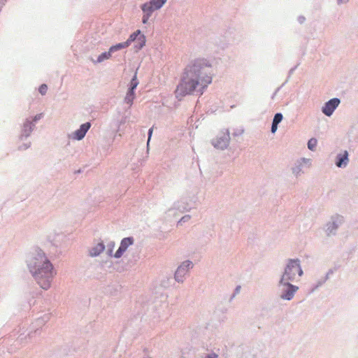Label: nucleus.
I'll list each match as a JSON object with an SVG mask.
<instances>
[{
  "label": "nucleus",
  "instance_id": "42",
  "mask_svg": "<svg viewBox=\"0 0 358 358\" xmlns=\"http://www.w3.org/2000/svg\"><path fill=\"white\" fill-rule=\"evenodd\" d=\"M240 289H241V286H239V285H238V286H237V287L235 288V289H234V294L232 295L231 298H233V297L235 296V294H238V293L240 292Z\"/></svg>",
  "mask_w": 358,
  "mask_h": 358
},
{
  "label": "nucleus",
  "instance_id": "7",
  "mask_svg": "<svg viewBox=\"0 0 358 358\" xmlns=\"http://www.w3.org/2000/svg\"><path fill=\"white\" fill-rule=\"evenodd\" d=\"M230 142L229 131L228 129L222 131L215 138L211 141L214 148L220 150L227 148Z\"/></svg>",
  "mask_w": 358,
  "mask_h": 358
},
{
  "label": "nucleus",
  "instance_id": "30",
  "mask_svg": "<svg viewBox=\"0 0 358 358\" xmlns=\"http://www.w3.org/2000/svg\"><path fill=\"white\" fill-rule=\"evenodd\" d=\"M31 141H27L25 143L19 145L17 147V150L20 151L26 150L31 147Z\"/></svg>",
  "mask_w": 358,
  "mask_h": 358
},
{
  "label": "nucleus",
  "instance_id": "33",
  "mask_svg": "<svg viewBox=\"0 0 358 358\" xmlns=\"http://www.w3.org/2000/svg\"><path fill=\"white\" fill-rule=\"evenodd\" d=\"M191 218L189 215H185L180 218V220L178 222V225L180 224L182 222H186L189 221Z\"/></svg>",
  "mask_w": 358,
  "mask_h": 358
},
{
  "label": "nucleus",
  "instance_id": "34",
  "mask_svg": "<svg viewBox=\"0 0 358 358\" xmlns=\"http://www.w3.org/2000/svg\"><path fill=\"white\" fill-rule=\"evenodd\" d=\"M49 320V316L45 315L43 317L38 319V324H44Z\"/></svg>",
  "mask_w": 358,
  "mask_h": 358
},
{
  "label": "nucleus",
  "instance_id": "29",
  "mask_svg": "<svg viewBox=\"0 0 358 358\" xmlns=\"http://www.w3.org/2000/svg\"><path fill=\"white\" fill-rule=\"evenodd\" d=\"M293 174H294L296 176H298L300 175L301 171H302V165L301 164H299L295 165L292 169Z\"/></svg>",
  "mask_w": 358,
  "mask_h": 358
},
{
  "label": "nucleus",
  "instance_id": "13",
  "mask_svg": "<svg viewBox=\"0 0 358 358\" xmlns=\"http://www.w3.org/2000/svg\"><path fill=\"white\" fill-rule=\"evenodd\" d=\"M92 124L90 122H87L85 123L82 124L79 129L76 130L71 135L72 138L77 141H80L84 138L87 132L90 129Z\"/></svg>",
  "mask_w": 358,
  "mask_h": 358
},
{
  "label": "nucleus",
  "instance_id": "2",
  "mask_svg": "<svg viewBox=\"0 0 358 358\" xmlns=\"http://www.w3.org/2000/svg\"><path fill=\"white\" fill-rule=\"evenodd\" d=\"M39 286L47 290L50 287L51 282L54 276L53 266L50 260L40 264L36 268V273H31Z\"/></svg>",
  "mask_w": 358,
  "mask_h": 358
},
{
  "label": "nucleus",
  "instance_id": "25",
  "mask_svg": "<svg viewBox=\"0 0 358 358\" xmlns=\"http://www.w3.org/2000/svg\"><path fill=\"white\" fill-rule=\"evenodd\" d=\"M167 0H150L148 1L156 10L160 9L166 2Z\"/></svg>",
  "mask_w": 358,
  "mask_h": 358
},
{
  "label": "nucleus",
  "instance_id": "50",
  "mask_svg": "<svg viewBox=\"0 0 358 358\" xmlns=\"http://www.w3.org/2000/svg\"><path fill=\"white\" fill-rule=\"evenodd\" d=\"M301 159H302L303 161H306V159H305V158H302Z\"/></svg>",
  "mask_w": 358,
  "mask_h": 358
},
{
  "label": "nucleus",
  "instance_id": "35",
  "mask_svg": "<svg viewBox=\"0 0 358 358\" xmlns=\"http://www.w3.org/2000/svg\"><path fill=\"white\" fill-rule=\"evenodd\" d=\"M335 270H336V269H333V268L329 269V270L327 271V273L326 275L324 277V278L326 280H327L329 278V276H330L331 275H332V274L334 273Z\"/></svg>",
  "mask_w": 358,
  "mask_h": 358
},
{
  "label": "nucleus",
  "instance_id": "23",
  "mask_svg": "<svg viewBox=\"0 0 358 358\" xmlns=\"http://www.w3.org/2000/svg\"><path fill=\"white\" fill-rule=\"evenodd\" d=\"M127 47H128V43H126V42L124 41L123 43H117L115 45L110 46L109 50H110V52H111V53H113L116 51L120 50L126 48Z\"/></svg>",
  "mask_w": 358,
  "mask_h": 358
},
{
  "label": "nucleus",
  "instance_id": "38",
  "mask_svg": "<svg viewBox=\"0 0 358 358\" xmlns=\"http://www.w3.org/2000/svg\"><path fill=\"white\" fill-rule=\"evenodd\" d=\"M204 358H218V355L215 352L208 354Z\"/></svg>",
  "mask_w": 358,
  "mask_h": 358
},
{
  "label": "nucleus",
  "instance_id": "3",
  "mask_svg": "<svg viewBox=\"0 0 358 358\" xmlns=\"http://www.w3.org/2000/svg\"><path fill=\"white\" fill-rule=\"evenodd\" d=\"M298 273L299 277L303 274L301 266V261L299 259H288L284 271L280 276V280L281 282L283 280L294 281L296 279V273Z\"/></svg>",
  "mask_w": 358,
  "mask_h": 358
},
{
  "label": "nucleus",
  "instance_id": "48",
  "mask_svg": "<svg viewBox=\"0 0 358 358\" xmlns=\"http://www.w3.org/2000/svg\"><path fill=\"white\" fill-rule=\"evenodd\" d=\"M31 334H32V333H30V334H29V335H28V336H29V337H31V336H32V335H31Z\"/></svg>",
  "mask_w": 358,
  "mask_h": 358
},
{
  "label": "nucleus",
  "instance_id": "51",
  "mask_svg": "<svg viewBox=\"0 0 358 358\" xmlns=\"http://www.w3.org/2000/svg\"><path fill=\"white\" fill-rule=\"evenodd\" d=\"M52 358H55V357H52Z\"/></svg>",
  "mask_w": 358,
  "mask_h": 358
},
{
  "label": "nucleus",
  "instance_id": "24",
  "mask_svg": "<svg viewBox=\"0 0 358 358\" xmlns=\"http://www.w3.org/2000/svg\"><path fill=\"white\" fill-rule=\"evenodd\" d=\"M136 43L134 45V48L138 51L141 50L145 45L146 43V37L145 35H142L138 38V41L136 42Z\"/></svg>",
  "mask_w": 358,
  "mask_h": 358
},
{
  "label": "nucleus",
  "instance_id": "10",
  "mask_svg": "<svg viewBox=\"0 0 358 358\" xmlns=\"http://www.w3.org/2000/svg\"><path fill=\"white\" fill-rule=\"evenodd\" d=\"M193 267V263L189 260L184 261L177 268L174 273L175 280L178 282H183L184 277L189 270Z\"/></svg>",
  "mask_w": 358,
  "mask_h": 358
},
{
  "label": "nucleus",
  "instance_id": "16",
  "mask_svg": "<svg viewBox=\"0 0 358 358\" xmlns=\"http://www.w3.org/2000/svg\"><path fill=\"white\" fill-rule=\"evenodd\" d=\"M105 248L106 246L103 242L101 241L90 250V255L91 257H97L105 250Z\"/></svg>",
  "mask_w": 358,
  "mask_h": 358
},
{
  "label": "nucleus",
  "instance_id": "17",
  "mask_svg": "<svg viewBox=\"0 0 358 358\" xmlns=\"http://www.w3.org/2000/svg\"><path fill=\"white\" fill-rule=\"evenodd\" d=\"M143 35L141 33L140 29H137L134 32H133L129 37V38L125 41L126 43H128V47L131 45L132 42H137L138 41V38Z\"/></svg>",
  "mask_w": 358,
  "mask_h": 358
},
{
  "label": "nucleus",
  "instance_id": "20",
  "mask_svg": "<svg viewBox=\"0 0 358 358\" xmlns=\"http://www.w3.org/2000/svg\"><path fill=\"white\" fill-rule=\"evenodd\" d=\"M215 45L220 48L221 49L224 50L226 48L228 47V45L229 43V40L227 38V36H223V38L222 39H219L218 41L217 40H215Z\"/></svg>",
  "mask_w": 358,
  "mask_h": 358
},
{
  "label": "nucleus",
  "instance_id": "47",
  "mask_svg": "<svg viewBox=\"0 0 358 358\" xmlns=\"http://www.w3.org/2000/svg\"><path fill=\"white\" fill-rule=\"evenodd\" d=\"M38 331H39V329H37L36 330H35L34 334L37 333Z\"/></svg>",
  "mask_w": 358,
  "mask_h": 358
},
{
  "label": "nucleus",
  "instance_id": "44",
  "mask_svg": "<svg viewBox=\"0 0 358 358\" xmlns=\"http://www.w3.org/2000/svg\"><path fill=\"white\" fill-rule=\"evenodd\" d=\"M7 0H0V11L1 10L2 7L5 5V3Z\"/></svg>",
  "mask_w": 358,
  "mask_h": 358
},
{
  "label": "nucleus",
  "instance_id": "40",
  "mask_svg": "<svg viewBox=\"0 0 358 358\" xmlns=\"http://www.w3.org/2000/svg\"><path fill=\"white\" fill-rule=\"evenodd\" d=\"M306 20V17L303 15H300L299 17H298V22L300 23V24H303Z\"/></svg>",
  "mask_w": 358,
  "mask_h": 358
},
{
  "label": "nucleus",
  "instance_id": "9",
  "mask_svg": "<svg viewBox=\"0 0 358 358\" xmlns=\"http://www.w3.org/2000/svg\"><path fill=\"white\" fill-rule=\"evenodd\" d=\"M192 208V206L187 201V199L182 198L180 200L174 202L172 207L169 208L166 213L168 214L169 215H170L171 214H173L174 215L176 214V211L184 213L186 211H189Z\"/></svg>",
  "mask_w": 358,
  "mask_h": 358
},
{
  "label": "nucleus",
  "instance_id": "31",
  "mask_svg": "<svg viewBox=\"0 0 358 358\" xmlns=\"http://www.w3.org/2000/svg\"><path fill=\"white\" fill-rule=\"evenodd\" d=\"M48 91V85L46 84H42L38 88V92L41 94L45 95Z\"/></svg>",
  "mask_w": 358,
  "mask_h": 358
},
{
  "label": "nucleus",
  "instance_id": "18",
  "mask_svg": "<svg viewBox=\"0 0 358 358\" xmlns=\"http://www.w3.org/2000/svg\"><path fill=\"white\" fill-rule=\"evenodd\" d=\"M141 8L143 13L148 15H152L155 10H157L154 7L148 2H145L141 6Z\"/></svg>",
  "mask_w": 358,
  "mask_h": 358
},
{
  "label": "nucleus",
  "instance_id": "11",
  "mask_svg": "<svg viewBox=\"0 0 358 358\" xmlns=\"http://www.w3.org/2000/svg\"><path fill=\"white\" fill-rule=\"evenodd\" d=\"M341 99L338 98H332L324 103L322 107V112L327 117H330L333 115L335 110L339 106Z\"/></svg>",
  "mask_w": 358,
  "mask_h": 358
},
{
  "label": "nucleus",
  "instance_id": "1",
  "mask_svg": "<svg viewBox=\"0 0 358 358\" xmlns=\"http://www.w3.org/2000/svg\"><path fill=\"white\" fill-rule=\"evenodd\" d=\"M211 75L212 65L208 60L198 58L191 61L183 70L175 90L176 97L181 100L182 97L192 94L194 92L201 95L212 82Z\"/></svg>",
  "mask_w": 358,
  "mask_h": 358
},
{
  "label": "nucleus",
  "instance_id": "21",
  "mask_svg": "<svg viewBox=\"0 0 358 358\" xmlns=\"http://www.w3.org/2000/svg\"><path fill=\"white\" fill-rule=\"evenodd\" d=\"M135 92L127 90L126 96L124 97V102L129 106L133 104L134 99H135Z\"/></svg>",
  "mask_w": 358,
  "mask_h": 358
},
{
  "label": "nucleus",
  "instance_id": "22",
  "mask_svg": "<svg viewBox=\"0 0 358 358\" xmlns=\"http://www.w3.org/2000/svg\"><path fill=\"white\" fill-rule=\"evenodd\" d=\"M112 55L111 52H110V50L107 52H103L101 55H99L97 57L96 61H93L94 63H101L103 62L104 60L108 59L110 58Z\"/></svg>",
  "mask_w": 358,
  "mask_h": 358
},
{
  "label": "nucleus",
  "instance_id": "27",
  "mask_svg": "<svg viewBox=\"0 0 358 358\" xmlns=\"http://www.w3.org/2000/svg\"><path fill=\"white\" fill-rule=\"evenodd\" d=\"M115 243L114 241H110L108 244H107V250H106V254L109 256V257H113L114 254L113 253V249L115 248Z\"/></svg>",
  "mask_w": 358,
  "mask_h": 358
},
{
  "label": "nucleus",
  "instance_id": "14",
  "mask_svg": "<svg viewBox=\"0 0 358 358\" xmlns=\"http://www.w3.org/2000/svg\"><path fill=\"white\" fill-rule=\"evenodd\" d=\"M349 163V153L343 150L338 153L335 159V165L340 169H345Z\"/></svg>",
  "mask_w": 358,
  "mask_h": 358
},
{
  "label": "nucleus",
  "instance_id": "37",
  "mask_svg": "<svg viewBox=\"0 0 358 358\" xmlns=\"http://www.w3.org/2000/svg\"><path fill=\"white\" fill-rule=\"evenodd\" d=\"M150 15H148L147 14L143 13V17H142V22L143 24H147L148 22L149 18L150 17Z\"/></svg>",
  "mask_w": 358,
  "mask_h": 358
},
{
  "label": "nucleus",
  "instance_id": "32",
  "mask_svg": "<svg viewBox=\"0 0 358 358\" xmlns=\"http://www.w3.org/2000/svg\"><path fill=\"white\" fill-rule=\"evenodd\" d=\"M43 117V113H38L36 114L35 116H34L32 118H31V121L34 122L36 124L38 121H39Z\"/></svg>",
  "mask_w": 358,
  "mask_h": 358
},
{
  "label": "nucleus",
  "instance_id": "43",
  "mask_svg": "<svg viewBox=\"0 0 358 358\" xmlns=\"http://www.w3.org/2000/svg\"><path fill=\"white\" fill-rule=\"evenodd\" d=\"M243 133V129H242V130H238V131H234V132L233 133V135H234V136H236L241 135Z\"/></svg>",
  "mask_w": 358,
  "mask_h": 358
},
{
  "label": "nucleus",
  "instance_id": "36",
  "mask_svg": "<svg viewBox=\"0 0 358 358\" xmlns=\"http://www.w3.org/2000/svg\"><path fill=\"white\" fill-rule=\"evenodd\" d=\"M152 131H153V127L150 128L148 130V142H147L148 145H149L150 141L151 139Z\"/></svg>",
  "mask_w": 358,
  "mask_h": 358
},
{
  "label": "nucleus",
  "instance_id": "26",
  "mask_svg": "<svg viewBox=\"0 0 358 358\" xmlns=\"http://www.w3.org/2000/svg\"><path fill=\"white\" fill-rule=\"evenodd\" d=\"M317 144V139L315 138H311L310 139L308 140L307 146L310 150L314 151L316 148Z\"/></svg>",
  "mask_w": 358,
  "mask_h": 358
},
{
  "label": "nucleus",
  "instance_id": "12",
  "mask_svg": "<svg viewBox=\"0 0 358 358\" xmlns=\"http://www.w3.org/2000/svg\"><path fill=\"white\" fill-rule=\"evenodd\" d=\"M134 243V238L132 236H128L122 239L120 245L117 251L115 252L113 257L115 259L120 258L123 254L127 251L128 248L132 245Z\"/></svg>",
  "mask_w": 358,
  "mask_h": 358
},
{
  "label": "nucleus",
  "instance_id": "45",
  "mask_svg": "<svg viewBox=\"0 0 358 358\" xmlns=\"http://www.w3.org/2000/svg\"><path fill=\"white\" fill-rule=\"evenodd\" d=\"M349 0H337L338 4L346 3Z\"/></svg>",
  "mask_w": 358,
  "mask_h": 358
},
{
  "label": "nucleus",
  "instance_id": "28",
  "mask_svg": "<svg viewBox=\"0 0 358 358\" xmlns=\"http://www.w3.org/2000/svg\"><path fill=\"white\" fill-rule=\"evenodd\" d=\"M327 280L323 278L319 280H317V282L315 283V284H313L312 285V287H311V289H310V292H315L316 289H317L320 287H321L323 284L325 283Z\"/></svg>",
  "mask_w": 358,
  "mask_h": 358
},
{
  "label": "nucleus",
  "instance_id": "41",
  "mask_svg": "<svg viewBox=\"0 0 358 358\" xmlns=\"http://www.w3.org/2000/svg\"><path fill=\"white\" fill-rule=\"evenodd\" d=\"M297 67H298V64L289 69V73H288L289 76H290L294 73V71L297 69Z\"/></svg>",
  "mask_w": 358,
  "mask_h": 358
},
{
  "label": "nucleus",
  "instance_id": "4",
  "mask_svg": "<svg viewBox=\"0 0 358 358\" xmlns=\"http://www.w3.org/2000/svg\"><path fill=\"white\" fill-rule=\"evenodd\" d=\"M49 260L45 252L39 248H36L29 253L27 257L26 262L30 273H36V268L40 264L45 263Z\"/></svg>",
  "mask_w": 358,
  "mask_h": 358
},
{
  "label": "nucleus",
  "instance_id": "5",
  "mask_svg": "<svg viewBox=\"0 0 358 358\" xmlns=\"http://www.w3.org/2000/svg\"><path fill=\"white\" fill-rule=\"evenodd\" d=\"M290 282V280H286L282 282H281V280L278 281V287L280 291V297L282 300L291 301L299 289L298 286L292 284Z\"/></svg>",
  "mask_w": 358,
  "mask_h": 358
},
{
  "label": "nucleus",
  "instance_id": "19",
  "mask_svg": "<svg viewBox=\"0 0 358 358\" xmlns=\"http://www.w3.org/2000/svg\"><path fill=\"white\" fill-rule=\"evenodd\" d=\"M138 83H139V82L137 78V70H136L134 75L133 76L132 78L130 80L128 90L135 92Z\"/></svg>",
  "mask_w": 358,
  "mask_h": 358
},
{
  "label": "nucleus",
  "instance_id": "8",
  "mask_svg": "<svg viewBox=\"0 0 358 358\" xmlns=\"http://www.w3.org/2000/svg\"><path fill=\"white\" fill-rule=\"evenodd\" d=\"M35 128V124L31 121V117L26 118L21 125L18 140L20 141H26L31 136Z\"/></svg>",
  "mask_w": 358,
  "mask_h": 358
},
{
  "label": "nucleus",
  "instance_id": "15",
  "mask_svg": "<svg viewBox=\"0 0 358 358\" xmlns=\"http://www.w3.org/2000/svg\"><path fill=\"white\" fill-rule=\"evenodd\" d=\"M283 115L281 113H277L274 115L272 120L271 132L275 134L278 129V124L282 122Z\"/></svg>",
  "mask_w": 358,
  "mask_h": 358
},
{
  "label": "nucleus",
  "instance_id": "6",
  "mask_svg": "<svg viewBox=\"0 0 358 358\" xmlns=\"http://www.w3.org/2000/svg\"><path fill=\"white\" fill-rule=\"evenodd\" d=\"M343 222L344 218L342 215L338 214L332 215L330 221H329L325 226V232L327 236H335L336 234L337 229Z\"/></svg>",
  "mask_w": 358,
  "mask_h": 358
},
{
  "label": "nucleus",
  "instance_id": "46",
  "mask_svg": "<svg viewBox=\"0 0 358 358\" xmlns=\"http://www.w3.org/2000/svg\"><path fill=\"white\" fill-rule=\"evenodd\" d=\"M143 352H144L145 353H146V352H148V349H147V348H144Z\"/></svg>",
  "mask_w": 358,
  "mask_h": 358
},
{
  "label": "nucleus",
  "instance_id": "39",
  "mask_svg": "<svg viewBox=\"0 0 358 358\" xmlns=\"http://www.w3.org/2000/svg\"><path fill=\"white\" fill-rule=\"evenodd\" d=\"M284 85V84H282L280 87H278L275 91L273 92V94H272L271 96V99H273L275 98V96H276L277 93L280 91V90L281 89V87Z\"/></svg>",
  "mask_w": 358,
  "mask_h": 358
},
{
  "label": "nucleus",
  "instance_id": "49",
  "mask_svg": "<svg viewBox=\"0 0 358 358\" xmlns=\"http://www.w3.org/2000/svg\"><path fill=\"white\" fill-rule=\"evenodd\" d=\"M144 358H152V357H150V356H146Z\"/></svg>",
  "mask_w": 358,
  "mask_h": 358
}]
</instances>
